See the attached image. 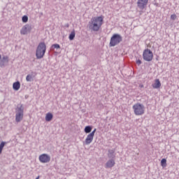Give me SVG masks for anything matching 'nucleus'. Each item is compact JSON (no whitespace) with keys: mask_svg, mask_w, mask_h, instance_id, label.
<instances>
[{"mask_svg":"<svg viewBox=\"0 0 179 179\" xmlns=\"http://www.w3.org/2000/svg\"><path fill=\"white\" fill-rule=\"evenodd\" d=\"M103 16L94 17L88 22V27L92 31H99L103 26Z\"/></svg>","mask_w":179,"mask_h":179,"instance_id":"obj_1","label":"nucleus"},{"mask_svg":"<svg viewBox=\"0 0 179 179\" xmlns=\"http://www.w3.org/2000/svg\"><path fill=\"white\" fill-rule=\"evenodd\" d=\"M45 51H47V45H45V43H39L36 51V57L37 59H41V58L44 57Z\"/></svg>","mask_w":179,"mask_h":179,"instance_id":"obj_2","label":"nucleus"},{"mask_svg":"<svg viewBox=\"0 0 179 179\" xmlns=\"http://www.w3.org/2000/svg\"><path fill=\"white\" fill-rule=\"evenodd\" d=\"M122 41V36L119 34H114L110 38L109 47H115Z\"/></svg>","mask_w":179,"mask_h":179,"instance_id":"obj_3","label":"nucleus"},{"mask_svg":"<svg viewBox=\"0 0 179 179\" xmlns=\"http://www.w3.org/2000/svg\"><path fill=\"white\" fill-rule=\"evenodd\" d=\"M132 108L135 115H143L145 114V106L142 103H136Z\"/></svg>","mask_w":179,"mask_h":179,"instance_id":"obj_4","label":"nucleus"},{"mask_svg":"<svg viewBox=\"0 0 179 179\" xmlns=\"http://www.w3.org/2000/svg\"><path fill=\"white\" fill-rule=\"evenodd\" d=\"M24 113V108L23 104H21L20 107H17L15 109V121L16 122H20L23 120V115Z\"/></svg>","mask_w":179,"mask_h":179,"instance_id":"obj_5","label":"nucleus"},{"mask_svg":"<svg viewBox=\"0 0 179 179\" xmlns=\"http://www.w3.org/2000/svg\"><path fill=\"white\" fill-rule=\"evenodd\" d=\"M143 58L144 61L150 62V61H152L153 59V52L148 48L144 50L143 52Z\"/></svg>","mask_w":179,"mask_h":179,"instance_id":"obj_6","label":"nucleus"},{"mask_svg":"<svg viewBox=\"0 0 179 179\" xmlns=\"http://www.w3.org/2000/svg\"><path fill=\"white\" fill-rule=\"evenodd\" d=\"M51 157L47 154H42L39 156V161L41 163H50Z\"/></svg>","mask_w":179,"mask_h":179,"instance_id":"obj_7","label":"nucleus"},{"mask_svg":"<svg viewBox=\"0 0 179 179\" xmlns=\"http://www.w3.org/2000/svg\"><path fill=\"white\" fill-rule=\"evenodd\" d=\"M30 31H31V26L26 24L21 29L20 34L26 35L28 33H30Z\"/></svg>","mask_w":179,"mask_h":179,"instance_id":"obj_8","label":"nucleus"},{"mask_svg":"<svg viewBox=\"0 0 179 179\" xmlns=\"http://www.w3.org/2000/svg\"><path fill=\"white\" fill-rule=\"evenodd\" d=\"M149 0H138L137 5L140 9H144L145 6L148 5Z\"/></svg>","mask_w":179,"mask_h":179,"instance_id":"obj_9","label":"nucleus"},{"mask_svg":"<svg viewBox=\"0 0 179 179\" xmlns=\"http://www.w3.org/2000/svg\"><path fill=\"white\" fill-rule=\"evenodd\" d=\"M9 64V57L8 56H3L0 62V66H5Z\"/></svg>","mask_w":179,"mask_h":179,"instance_id":"obj_10","label":"nucleus"},{"mask_svg":"<svg viewBox=\"0 0 179 179\" xmlns=\"http://www.w3.org/2000/svg\"><path fill=\"white\" fill-rule=\"evenodd\" d=\"M115 166V161L114 159H109L105 165L106 169H113Z\"/></svg>","mask_w":179,"mask_h":179,"instance_id":"obj_11","label":"nucleus"},{"mask_svg":"<svg viewBox=\"0 0 179 179\" xmlns=\"http://www.w3.org/2000/svg\"><path fill=\"white\" fill-rule=\"evenodd\" d=\"M94 138V136H93V134H88L85 141V145H90V143L93 142Z\"/></svg>","mask_w":179,"mask_h":179,"instance_id":"obj_12","label":"nucleus"},{"mask_svg":"<svg viewBox=\"0 0 179 179\" xmlns=\"http://www.w3.org/2000/svg\"><path fill=\"white\" fill-rule=\"evenodd\" d=\"M108 157L109 159H114L115 158V150H108Z\"/></svg>","mask_w":179,"mask_h":179,"instance_id":"obj_13","label":"nucleus"},{"mask_svg":"<svg viewBox=\"0 0 179 179\" xmlns=\"http://www.w3.org/2000/svg\"><path fill=\"white\" fill-rule=\"evenodd\" d=\"M153 89H159V87L162 86V83H160V80L156 79L155 83L152 85Z\"/></svg>","mask_w":179,"mask_h":179,"instance_id":"obj_14","label":"nucleus"},{"mask_svg":"<svg viewBox=\"0 0 179 179\" xmlns=\"http://www.w3.org/2000/svg\"><path fill=\"white\" fill-rule=\"evenodd\" d=\"M54 116L52 115V113H48L45 115V121H47L48 122H50V121H51L52 120V117Z\"/></svg>","mask_w":179,"mask_h":179,"instance_id":"obj_15","label":"nucleus"},{"mask_svg":"<svg viewBox=\"0 0 179 179\" xmlns=\"http://www.w3.org/2000/svg\"><path fill=\"white\" fill-rule=\"evenodd\" d=\"M13 89L14 90H19V89H20V83L19 81L14 83L13 85Z\"/></svg>","mask_w":179,"mask_h":179,"instance_id":"obj_16","label":"nucleus"},{"mask_svg":"<svg viewBox=\"0 0 179 179\" xmlns=\"http://www.w3.org/2000/svg\"><path fill=\"white\" fill-rule=\"evenodd\" d=\"M92 126H86L84 129L85 134H90L92 132Z\"/></svg>","mask_w":179,"mask_h":179,"instance_id":"obj_17","label":"nucleus"},{"mask_svg":"<svg viewBox=\"0 0 179 179\" xmlns=\"http://www.w3.org/2000/svg\"><path fill=\"white\" fill-rule=\"evenodd\" d=\"M75 36H76V33H75V30H73L69 34V40L71 41L73 40V38H75Z\"/></svg>","mask_w":179,"mask_h":179,"instance_id":"obj_18","label":"nucleus"},{"mask_svg":"<svg viewBox=\"0 0 179 179\" xmlns=\"http://www.w3.org/2000/svg\"><path fill=\"white\" fill-rule=\"evenodd\" d=\"M27 82H31L33 80V74H28L26 77Z\"/></svg>","mask_w":179,"mask_h":179,"instance_id":"obj_19","label":"nucleus"},{"mask_svg":"<svg viewBox=\"0 0 179 179\" xmlns=\"http://www.w3.org/2000/svg\"><path fill=\"white\" fill-rule=\"evenodd\" d=\"M161 166L162 167H166V166H167V160L166 159H162L161 160Z\"/></svg>","mask_w":179,"mask_h":179,"instance_id":"obj_20","label":"nucleus"},{"mask_svg":"<svg viewBox=\"0 0 179 179\" xmlns=\"http://www.w3.org/2000/svg\"><path fill=\"white\" fill-rule=\"evenodd\" d=\"M6 144V143L4 142V141H2L1 143V144H0V155H1V153H2V150H3V148H4Z\"/></svg>","mask_w":179,"mask_h":179,"instance_id":"obj_21","label":"nucleus"},{"mask_svg":"<svg viewBox=\"0 0 179 179\" xmlns=\"http://www.w3.org/2000/svg\"><path fill=\"white\" fill-rule=\"evenodd\" d=\"M22 20L23 23H27V22H29V17H27V15H24L22 18Z\"/></svg>","mask_w":179,"mask_h":179,"instance_id":"obj_22","label":"nucleus"},{"mask_svg":"<svg viewBox=\"0 0 179 179\" xmlns=\"http://www.w3.org/2000/svg\"><path fill=\"white\" fill-rule=\"evenodd\" d=\"M52 48H53V50H55V48L58 49V48H61V46L59 45V44L56 43L52 45Z\"/></svg>","mask_w":179,"mask_h":179,"instance_id":"obj_23","label":"nucleus"},{"mask_svg":"<svg viewBox=\"0 0 179 179\" xmlns=\"http://www.w3.org/2000/svg\"><path fill=\"white\" fill-rule=\"evenodd\" d=\"M176 18L177 15H176L175 14L171 15V19H172V20H176Z\"/></svg>","mask_w":179,"mask_h":179,"instance_id":"obj_24","label":"nucleus"},{"mask_svg":"<svg viewBox=\"0 0 179 179\" xmlns=\"http://www.w3.org/2000/svg\"><path fill=\"white\" fill-rule=\"evenodd\" d=\"M136 64L138 66L141 65L142 64V61H141V59H138L136 60Z\"/></svg>","mask_w":179,"mask_h":179,"instance_id":"obj_25","label":"nucleus"},{"mask_svg":"<svg viewBox=\"0 0 179 179\" xmlns=\"http://www.w3.org/2000/svg\"><path fill=\"white\" fill-rule=\"evenodd\" d=\"M96 129H94L90 134H92V136H94V134H96Z\"/></svg>","mask_w":179,"mask_h":179,"instance_id":"obj_26","label":"nucleus"},{"mask_svg":"<svg viewBox=\"0 0 179 179\" xmlns=\"http://www.w3.org/2000/svg\"><path fill=\"white\" fill-rule=\"evenodd\" d=\"M36 179H40V176H38Z\"/></svg>","mask_w":179,"mask_h":179,"instance_id":"obj_27","label":"nucleus"},{"mask_svg":"<svg viewBox=\"0 0 179 179\" xmlns=\"http://www.w3.org/2000/svg\"><path fill=\"white\" fill-rule=\"evenodd\" d=\"M0 59H1V55H0Z\"/></svg>","mask_w":179,"mask_h":179,"instance_id":"obj_28","label":"nucleus"}]
</instances>
